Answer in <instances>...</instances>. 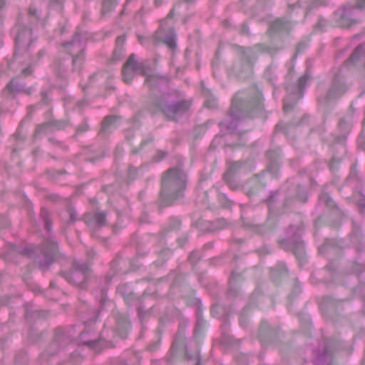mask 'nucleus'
Instances as JSON below:
<instances>
[{
  "instance_id": "nucleus-2",
  "label": "nucleus",
  "mask_w": 365,
  "mask_h": 365,
  "mask_svg": "<svg viewBox=\"0 0 365 365\" xmlns=\"http://www.w3.org/2000/svg\"><path fill=\"white\" fill-rule=\"evenodd\" d=\"M190 106L188 101H182L175 106H167L164 101H160L152 104L150 109L153 112L162 111L165 115L170 119H176L179 115L185 112Z\"/></svg>"
},
{
  "instance_id": "nucleus-10",
  "label": "nucleus",
  "mask_w": 365,
  "mask_h": 365,
  "mask_svg": "<svg viewBox=\"0 0 365 365\" xmlns=\"http://www.w3.org/2000/svg\"><path fill=\"white\" fill-rule=\"evenodd\" d=\"M309 80V76L307 75H304L298 80V85L299 88H302L305 86L307 82Z\"/></svg>"
},
{
  "instance_id": "nucleus-9",
  "label": "nucleus",
  "mask_w": 365,
  "mask_h": 365,
  "mask_svg": "<svg viewBox=\"0 0 365 365\" xmlns=\"http://www.w3.org/2000/svg\"><path fill=\"white\" fill-rule=\"evenodd\" d=\"M116 118L113 116H107L102 122V129L106 130L109 126L115 122Z\"/></svg>"
},
{
  "instance_id": "nucleus-12",
  "label": "nucleus",
  "mask_w": 365,
  "mask_h": 365,
  "mask_svg": "<svg viewBox=\"0 0 365 365\" xmlns=\"http://www.w3.org/2000/svg\"><path fill=\"white\" fill-rule=\"evenodd\" d=\"M359 6L362 7L365 4V0H359Z\"/></svg>"
},
{
  "instance_id": "nucleus-5",
  "label": "nucleus",
  "mask_w": 365,
  "mask_h": 365,
  "mask_svg": "<svg viewBox=\"0 0 365 365\" xmlns=\"http://www.w3.org/2000/svg\"><path fill=\"white\" fill-rule=\"evenodd\" d=\"M116 5V0H104L102 6V14L104 16L113 10Z\"/></svg>"
},
{
  "instance_id": "nucleus-8",
  "label": "nucleus",
  "mask_w": 365,
  "mask_h": 365,
  "mask_svg": "<svg viewBox=\"0 0 365 365\" xmlns=\"http://www.w3.org/2000/svg\"><path fill=\"white\" fill-rule=\"evenodd\" d=\"M94 220L98 225H99V226L104 225L106 223L105 213L102 212L96 213L94 216Z\"/></svg>"
},
{
  "instance_id": "nucleus-6",
  "label": "nucleus",
  "mask_w": 365,
  "mask_h": 365,
  "mask_svg": "<svg viewBox=\"0 0 365 365\" xmlns=\"http://www.w3.org/2000/svg\"><path fill=\"white\" fill-rule=\"evenodd\" d=\"M164 43L172 49L175 48V34L173 30H170V34L164 38Z\"/></svg>"
},
{
  "instance_id": "nucleus-7",
  "label": "nucleus",
  "mask_w": 365,
  "mask_h": 365,
  "mask_svg": "<svg viewBox=\"0 0 365 365\" xmlns=\"http://www.w3.org/2000/svg\"><path fill=\"white\" fill-rule=\"evenodd\" d=\"M88 269L86 267V269H84L83 270H76L72 272V277L76 280L75 283L76 284H80L83 282L80 280V279L81 278L84 279L86 272H88Z\"/></svg>"
},
{
  "instance_id": "nucleus-3",
  "label": "nucleus",
  "mask_w": 365,
  "mask_h": 365,
  "mask_svg": "<svg viewBox=\"0 0 365 365\" xmlns=\"http://www.w3.org/2000/svg\"><path fill=\"white\" fill-rule=\"evenodd\" d=\"M138 73L143 76L145 75L144 66L142 63L136 61L135 55L132 53L128 57L122 69L123 81L128 83L132 81L134 76Z\"/></svg>"
},
{
  "instance_id": "nucleus-1",
  "label": "nucleus",
  "mask_w": 365,
  "mask_h": 365,
  "mask_svg": "<svg viewBox=\"0 0 365 365\" xmlns=\"http://www.w3.org/2000/svg\"><path fill=\"white\" fill-rule=\"evenodd\" d=\"M185 187L186 175L180 169H169L162 177L161 195L167 200L173 201L182 196Z\"/></svg>"
},
{
  "instance_id": "nucleus-11",
  "label": "nucleus",
  "mask_w": 365,
  "mask_h": 365,
  "mask_svg": "<svg viewBox=\"0 0 365 365\" xmlns=\"http://www.w3.org/2000/svg\"><path fill=\"white\" fill-rule=\"evenodd\" d=\"M125 38L123 36H119L116 39L117 43H123L125 42Z\"/></svg>"
},
{
  "instance_id": "nucleus-13",
  "label": "nucleus",
  "mask_w": 365,
  "mask_h": 365,
  "mask_svg": "<svg viewBox=\"0 0 365 365\" xmlns=\"http://www.w3.org/2000/svg\"><path fill=\"white\" fill-rule=\"evenodd\" d=\"M151 78H151L150 76H148V77L146 78V80H145V83H150V81H151Z\"/></svg>"
},
{
  "instance_id": "nucleus-16",
  "label": "nucleus",
  "mask_w": 365,
  "mask_h": 365,
  "mask_svg": "<svg viewBox=\"0 0 365 365\" xmlns=\"http://www.w3.org/2000/svg\"><path fill=\"white\" fill-rule=\"evenodd\" d=\"M46 226H47L48 228H49V225H48V222H46Z\"/></svg>"
},
{
  "instance_id": "nucleus-4",
  "label": "nucleus",
  "mask_w": 365,
  "mask_h": 365,
  "mask_svg": "<svg viewBox=\"0 0 365 365\" xmlns=\"http://www.w3.org/2000/svg\"><path fill=\"white\" fill-rule=\"evenodd\" d=\"M288 29V24L284 19H277L274 21L270 25V30L272 31H280L287 30Z\"/></svg>"
},
{
  "instance_id": "nucleus-17",
  "label": "nucleus",
  "mask_w": 365,
  "mask_h": 365,
  "mask_svg": "<svg viewBox=\"0 0 365 365\" xmlns=\"http://www.w3.org/2000/svg\"><path fill=\"white\" fill-rule=\"evenodd\" d=\"M191 1H192V0H185V1H187V2Z\"/></svg>"
},
{
  "instance_id": "nucleus-15",
  "label": "nucleus",
  "mask_w": 365,
  "mask_h": 365,
  "mask_svg": "<svg viewBox=\"0 0 365 365\" xmlns=\"http://www.w3.org/2000/svg\"><path fill=\"white\" fill-rule=\"evenodd\" d=\"M20 38H21V36H20V35H19V36H18V37H17L16 41H20Z\"/></svg>"
},
{
  "instance_id": "nucleus-14",
  "label": "nucleus",
  "mask_w": 365,
  "mask_h": 365,
  "mask_svg": "<svg viewBox=\"0 0 365 365\" xmlns=\"http://www.w3.org/2000/svg\"><path fill=\"white\" fill-rule=\"evenodd\" d=\"M283 108H284V110L285 111L288 110V108H287V106L286 105H284Z\"/></svg>"
}]
</instances>
